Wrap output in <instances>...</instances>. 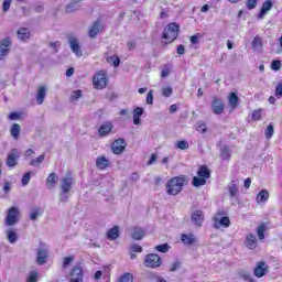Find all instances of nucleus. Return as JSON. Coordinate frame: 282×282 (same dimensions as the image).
Here are the masks:
<instances>
[{"label":"nucleus","instance_id":"1","mask_svg":"<svg viewBox=\"0 0 282 282\" xmlns=\"http://www.w3.org/2000/svg\"><path fill=\"white\" fill-rule=\"evenodd\" d=\"M184 184H186L185 175L172 177L165 185L167 195H180V193H182V188H184Z\"/></svg>","mask_w":282,"mask_h":282},{"label":"nucleus","instance_id":"2","mask_svg":"<svg viewBox=\"0 0 282 282\" xmlns=\"http://www.w3.org/2000/svg\"><path fill=\"white\" fill-rule=\"evenodd\" d=\"M177 36H180V24L173 22L164 28L162 37L165 39V41L173 43Z\"/></svg>","mask_w":282,"mask_h":282},{"label":"nucleus","instance_id":"3","mask_svg":"<svg viewBox=\"0 0 282 282\" xmlns=\"http://www.w3.org/2000/svg\"><path fill=\"white\" fill-rule=\"evenodd\" d=\"M143 265L155 270V268H160V265H162V258L156 253H149L144 258Z\"/></svg>","mask_w":282,"mask_h":282},{"label":"nucleus","instance_id":"4","mask_svg":"<svg viewBox=\"0 0 282 282\" xmlns=\"http://www.w3.org/2000/svg\"><path fill=\"white\" fill-rule=\"evenodd\" d=\"M19 215H21V212H19L18 207L9 208L4 224L7 226H14V224H19Z\"/></svg>","mask_w":282,"mask_h":282},{"label":"nucleus","instance_id":"5","mask_svg":"<svg viewBox=\"0 0 282 282\" xmlns=\"http://www.w3.org/2000/svg\"><path fill=\"white\" fill-rule=\"evenodd\" d=\"M50 259V249L45 245H41V248L36 250V263L37 265H45Z\"/></svg>","mask_w":282,"mask_h":282},{"label":"nucleus","instance_id":"6","mask_svg":"<svg viewBox=\"0 0 282 282\" xmlns=\"http://www.w3.org/2000/svg\"><path fill=\"white\" fill-rule=\"evenodd\" d=\"M10 50H12V39H2L0 41V61H3V58L10 54Z\"/></svg>","mask_w":282,"mask_h":282},{"label":"nucleus","instance_id":"7","mask_svg":"<svg viewBox=\"0 0 282 282\" xmlns=\"http://www.w3.org/2000/svg\"><path fill=\"white\" fill-rule=\"evenodd\" d=\"M19 150L17 149H12L9 154L7 155V160H6V165L9 169H14V166H17V164H19Z\"/></svg>","mask_w":282,"mask_h":282},{"label":"nucleus","instance_id":"8","mask_svg":"<svg viewBox=\"0 0 282 282\" xmlns=\"http://www.w3.org/2000/svg\"><path fill=\"white\" fill-rule=\"evenodd\" d=\"M69 276V282H83V267L80 264H76L75 267H73Z\"/></svg>","mask_w":282,"mask_h":282},{"label":"nucleus","instance_id":"9","mask_svg":"<svg viewBox=\"0 0 282 282\" xmlns=\"http://www.w3.org/2000/svg\"><path fill=\"white\" fill-rule=\"evenodd\" d=\"M68 44L73 54H75V56L80 58V56H83V50H80V43L78 42V39H76L74 35H69Z\"/></svg>","mask_w":282,"mask_h":282},{"label":"nucleus","instance_id":"10","mask_svg":"<svg viewBox=\"0 0 282 282\" xmlns=\"http://www.w3.org/2000/svg\"><path fill=\"white\" fill-rule=\"evenodd\" d=\"M95 89H105L107 87V75L98 73L93 78Z\"/></svg>","mask_w":282,"mask_h":282},{"label":"nucleus","instance_id":"11","mask_svg":"<svg viewBox=\"0 0 282 282\" xmlns=\"http://www.w3.org/2000/svg\"><path fill=\"white\" fill-rule=\"evenodd\" d=\"M268 272H269V267H268V263H265V261L258 262L253 270V274L258 279L265 276V274H268Z\"/></svg>","mask_w":282,"mask_h":282},{"label":"nucleus","instance_id":"12","mask_svg":"<svg viewBox=\"0 0 282 282\" xmlns=\"http://www.w3.org/2000/svg\"><path fill=\"white\" fill-rule=\"evenodd\" d=\"M111 149L115 155H121V153H124V149H127V141H124V139H117L112 143Z\"/></svg>","mask_w":282,"mask_h":282},{"label":"nucleus","instance_id":"13","mask_svg":"<svg viewBox=\"0 0 282 282\" xmlns=\"http://www.w3.org/2000/svg\"><path fill=\"white\" fill-rule=\"evenodd\" d=\"M72 186H74V177H72V174L62 177L61 191L64 193H69V191H72Z\"/></svg>","mask_w":282,"mask_h":282},{"label":"nucleus","instance_id":"14","mask_svg":"<svg viewBox=\"0 0 282 282\" xmlns=\"http://www.w3.org/2000/svg\"><path fill=\"white\" fill-rule=\"evenodd\" d=\"M212 109L216 116H221L224 113V109H226V105L220 98L214 97L212 101Z\"/></svg>","mask_w":282,"mask_h":282},{"label":"nucleus","instance_id":"15","mask_svg":"<svg viewBox=\"0 0 282 282\" xmlns=\"http://www.w3.org/2000/svg\"><path fill=\"white\" fill-rule=\"evenodd\" d=\"M230 226V218L228 216L214 217V228H228Z\"/></svg>","mask_w":282,"mask_h":282},{"label":"nucleus","instance_id":"16","mask_svg":"<svg viewBox=\"0 0 282 282\" xmlns=\"http://www.w3.org/2000/svg\"><path fill=\"white\" fill-rule=\"evenodd\" d=\"M100 32H102V23H100V20H96L89 31L88 34L90 36V39H96V36H98V34H100Z\"/></svg>","mask_w":282,"mask_h":282},{"label":"nucleus","instance_id":"17","mask_svg":"<svg viewBox=\"0 0 282 282\" xmlns=\"http://www.w3.org/2000/svg\"><path fill=\"white\" fill-rule=\"evenodd\" d=\"M274 3H272L271 0H267L262 3V7L260 9V12L257 17V19H264L265 18V14H268L272 8H273Z\"/></svg>","mask_w":282,"mask_h":282},{"label":"nucleus","instance_id":"18","mask_svg":"<svg viewBox=\"0 0 282 282\" xmlns=\"http://www.w3.org/2000/svg\"><path fill=\"white\" fill-rule=\"evenodd\" d=\"M245 245L247 246V248H249V250H254V248H257V246H259L257 236H254L252 234H248L246 237V240H245Z\"/></svg>","mask_w":282,"mask_h":282},{"label":"nucleus","instance_id":"19","mask_svg":"<svg viewBox=\"0 0 282 282\" xmlns=\"http://www.w3.org/2000/svg\"><path fill=\"white\" fill-rule=\"evenodd\" d=\"M181 241L184 243V246H195V243H197V237H195L193 234H183L181 236Z\"/></svg>","mask_w":282,"mask_h":282},{"label":"nucleus","instance_id":"20","mask_svg":"<svg viewBox=\"0 0 282 282\" xmlns=\"http://www.w3.org/2000/svg\"><path fill=\"white\" fill-rule=\"evenodd\" d=\"M143 115H144V108L137 107L132 112L133 124H135L137 127L142 124V120L140 119V117Z\"/></svg>","mask_w":282,"mask_h":282},{"label":"nucleus","instance_id":"21","mask_svg":"<svg viewBox=\"0 0 282 282\" xmlns=\"http://www.w3.org/2000/svg\"><path fill=\"white\" fill-rule=\"evenodd\" d=\"M203 221H204V212L195 210L192 214V224H194V226L200 227Z\"/></svg>","mask_w":282,"mask_h":282},{"label":"nucleus","instance_id":"22","mask_svg":"<svg viewBox=\"0 0 282 282\" xmlns=\"http://www.w3.org/2000/svg\"><path fill=\"white\" fill-rule=\"evenodd\" d=\"M113 131V126L111 122H106L100 126L99 128V135L100 138H105L106 135H109Z\"/></svg>","mask_w":282,"mask_h":282},{"label":"nucleus","instance_id":"23","mask_svg":"<svg viewBox=\"0 0 282 282\" xmlns=\"http://www.w3.org/2000/svg\"><path fill=\"white\" fill-rule=\"evenodd\" d=\"M45 96H47V87L40 86L36 95L37 105H43V102H45Z\"/></svg>","mask_w":282,"mask_h":282},{"label":"nucleus","instance_id":"24","mask_svg":"<svg viewBox=\"0 0 282 282\" xmlns=\"http://www.w3.org/2000/svg\"><path fill=\"white\" fill-rule=\"evenodd\" d=\"M144 229L142 227H134L131 232V238L134 239V241H141V239H144Z\"/></svg>","mask_w":282,"mask_h":282},{"label":"nucleus","instance_id":"25","mask_svg":"<svg viewBox=\"0 0 282 282\" xmlns=\"http://www.w3.org/2000/svg\"><path fill=\"white\" fill-rule=\"evenodd\" d=\"M118 237H120V228L118 226H115L107 231V239L110 241H116Z\"/></svg>","mask_w":282,"mask_h":282},{"label":"nucleus","instance_id":"26","mask_svg":"<svg viewBox=\"0 0 282 282\" xmlns=\"http://www.w3.org/2000/svg\"><path fill=\"white\" fill-rule=\"evenodd\" d=\"M228 104L229 107H231L232 109H237V106L239 105V96L237 95V93L229 94Z\"/></svg>","mask_w":282,"mask_h":282},{"label":"nucleus","instance_id":"27","mask_svg":"<svg viewBox=\"0 0 282 282\" xmlns=\"http://www.w3.org/2000/svg\"><path fill=\"white\" fill-rule=\"evenodd\" d=\"M97 169L105 170L109 166V160L105 156H99L96 159Z\"/></svg>","mask_w":282,"mask_h":282},{"label":"nucleus","instance_id":"28","mask_svg":"<svg viewBox=\"0 0 282 282\" xmlns=\"http://www.w3.org/2000/svg\"><path fill=\"white\" fill-rule=\"evenodd\" d=\"M252 48L256 52H261V50H263V41L261 40V36H256L251 43Z\"/></svg>","mask_w":282,"mask_h":282},{"label":"nucleus","instance_id":"29","mask_svg":"<svg viewBox=\"0 0 282 282\" xmlns=\"http://www.w3.org/2000/svg\"><path fill=\"white\" fill-rule=\"evenodd\" d=\"M228 193H229V197L235 198L239 195V186L237 184H235V182H231L228 185Z\"/></svg>","mask_w":282,"mask_h":282},{"label":"nucleus","instance_id":"30","mask_svg":"<svg viewBox=\"0 0 282 282\" xmlns=\"http://www.w3.org/2000/svg\"><path fill=\"white\" fill-rule=\"evenodd\" d=\"M19 41H28L30 39V30L22 28L17 32Z\"/></svg>","mask_w":282,"mask_h":282},{"label":"nucleus","instance_id":"31","mask_svg":"<svg viewBox=\"0 0 282 282\" xmlns=\"http://www.w3.org/2000/svg\"><path fill=\"white\" fill-rule=\"evenodd\" d=\"M10 134L14 140H19V135L21 134V126L19 123H13L10 129Z\"/></svg>","mask_w":282,"mask_h":282},{"label":"nucleus","instance_id":"32","mask_svg":"<svg viewBox=\"0 0 282 282\" xmlns=\"http://www.w3.org/2000/svg\"><path fill=\"white\" fill-rule=\"evenodd\" d=\"M269 198H270V193H268V191L265 189H262L258 193V196L256 199L258 204H261V203H265Z\"/></svg>","mask_w":282,"mask_h":282},{"label":"nucleus","instance_id":"33","mask_svg":"<svg viewBox=\"0 0 282 282\" xmlns=\"http://www.w3.org/2000/svg\"><path fill=\"white\" fill-rule=\"evenodd\" d=\"M197 175L198 177H203L205 180H209L210 177V171H208V167L206 165H203L199 167V170L197 171Z\"/></svg>","mask_w":282,"mask_h":282},{"label":"nucleus","instance_id":"34","mask_svg":"<svg viewBox=\"0 0 282 282\" xmlns=\"http://www.w3.org/2000/svg\"><path fill=\"white\" fill-rule=\"evenodd\" d=\"M265 230L267 227L264 225V223L260 224L256 230L257 235H258V239L261 241L263 239H265Z\"/></svg>","mask_w":282,"mask_h":282},{"label":"nucleus","instance_id":"35","mask_svg":"<svg viewBox=\"0 0 282 282\" xmlns=\"http://www.w3.org/2000/svg\"><path fill=\"white\" fill-rule=\"evenodd\" d=\"M7 239L9 243H17V241H19V235H17L14 230H7Z\"/></svg>","mask_w":282,"mask_h":282},{"label":"nucleus","instance_id":"36","mask_svg":"<svg viewBox=\"0 0 282 282\" xmlns=\"http://www.w3.org/2000/svg\"><path fill=\"white\" fill-rule=\"evenodd\" d=\"M193 186L196 188H199V186H205L206 178H203L202 176H194L192 181Z\"/></svg>","mask_w":282,"mask_h":282},{"label":"nucleus","instance_id":"37","mask_svg":"<svg viewBox=\"0 0 282 282\" xmlns=\"http://www.w3.org/2000/svg\"><path fill=\"white\" fill-rule=\"evenodd\" d=\"M107 63H109V65H112L113 67H119L120 57H118V55H112L110 57H107Z\"/></svg>","mask_w":282,"mask_h":282},{"label":"nucleus","instance_id":"38","mask_svg":"<svg viewBox=\"0 0 282 282\" xmlns=\"http://www.w3.org/2000/svg\"><path fill=\"white\" fill-rule=\"evenodd\" d=\"M40 215H43V212H41V207L34 208L30 214V219L32 221H36L40 217Z\"/></svg>","mask_w":282,"mask_h":282},{"label":"nucleus","instance_id":"39","mask_svg":"<svg viewBox=\"0 0 282 282\" xmlns=\"http://www.w3.org/2000/svg\"><path fill=\"white\" fill-rule=\"evenodd\" d=\"M220 158L223 160H230V149L227 145H224L220 150Z\"/></svg>","mask_w":282,"mask_h":282},{"label":"nucleus","instance_id":"40","mask_svg":"<svg viewBox=\"0 0 282 282\" xmlns=\"http://www.w3.org/2000/svg\"><path fill=\"white\" fill-rule=\"evenodd\" d=\"M155 250H158V252H162L163 254H166V252L171 250V246L169 243H162L156 246Z\"/></svg>","mask_w":282,"mask_h":282},{"label":"nucleus","instance_id":"41","mask_svg":"<svg viewBox=\"0 0 282 282\" xmlns=\"http://www.w3.org/2000/svg\"><path fill=\"white\" fill-rule=\"evenodd\" d=\"M45 161V154H41L36 159L31 160L30 164L31 166H39V164H43Z\"/></svg>","mask_w":282,"mask_h":282},{"label":"nucleus","instance_id":"42","mask_svg":"<svg viewBox=\"0 0 282 282\" xmlns=\"http://www.w3.org/2000/svg\"><path fill=\"white\" fill-rule=\"evenodd\" d=\"M264 135H265L267 140H270V138H272V135H274V126L269 124L267 127V129L264 130Z\"/></svg>","mask_w":282,"mask_h":282},{"label":"nucleus","instance_id":"43","mask_svg":"<svg viewBox=\"0 0 282 282\" xmlns=\"http://www.w3.org/2000/svg\"><path fill=\"white\" fill-rule=\"evenodd\" d=\"M57 181L58 176L56 175V173H51L46 178L47 184H51L52 186H54V184H56Z\"/></svg>","mask_w":282,"mask_h":282},{"label":"nucleus","instance_id":"44","mask_svg":"<svg viewBox=\"0 0 282 282\" xmlns=\"http://www.w3.org/2000/svg\"><path fill=\"white\" fill-rule=\"evenodd\" d=\"M119 282H133V274L132 273H124L119 278Z\"/></svg>","mask_w":282,"mask_h":282},{"label":"nucleus","instance_id":"45","mask_svg":"<svg viewBox=\"0 0 282 282\" xmlns=\"http://www.w3.org/2000/svg\"><path fill=\"white\" fill-rule=\"evenodd\" d=\"M78 2H70L67 7H66V12L69 14L72 12H76V10H78Z\"/></svg>","mask_w":282,"mask_h":282},{"label":"nucleus","instance_id":"46","mask_svg":"<svg viewBox=\"0 0 282 282\" xmlns=\"http://www.w3.org/2000/svg\"><path fill=\"white\" fill-rule=\"evenodd\" d=\"M259 4V0H247L246 8L247 10H254L257 6Z\"/></svg>","mask_w":282,"mask_h":282},{"label":"nucleus","instance_id":"47","mask_svg":"<svg viewBox=\"0 0 282 282\" xmlns=\"http://www.w3.org/2000/svg\"><path fill=\"white\" fill-rule=\"evenodd\" d=\"M176 149H180L181 151H186L188 149V141L182 140L176 143Z\"/></svg>","mask_w":282,"mask_h":282},{"label":"nucleus","instance_id":"48","mask_svg":"<svg viewBox=\"0 0 282 282\" xmlns=\"http://www.w3.org/2000/svg\"><path fill=\"white\" fill-rule=\"evenodd\" d=\"M158 273H155L154 271L145 272V279H148V281H158Z\"/></svg>","mask_w":282,"mask_h":282},{"label":"nucleus","instance_id":"49","mask_svg":"<svg viewBox=\"0 0 282 282\" xmlns=\"http://www.w3.org/2000/svg\"><path fill=\"white\" fill-rule=\"evenodd\" d=\"M68 200H69V192L62 191L59 193V202H63L64 204H67Z\"/></svg>","mask_w":282,"mask_h":282},{"label":"nucleus","instance_id":"50","mask_svg":"<svg viewBox=\"0 0 282 282\" xmlns=\"http://www.w3.org/2000/svg\"><path fill=\"white\" fill-rule=\"evenodd\" d=\"M32 177V173L28 172L22 176V186H28L30 184V178Z\"/></svg>","mask_w":282,"mask_h":282},{"label":"nucleus","instance_id":"51","mask_svg":"<svg viewBox=\"0 0 282 282\" xmlns=\"http://www.w3.org/2000/svg\"><path fill=\"white\" fill-rule=\"evenodd\" d=\"M162 96H164L165 98H171V96H173V88L164 87L162 89Z\"/></svg>","mask_w":282,"mask_h":282},{"label":"nucleus","instance_id":"52","mask_svg":"<svg viewBox=\"0 0 282 282\" xmlns=\"http://www.w3.org/2000/svg\"><path fill=\"white\" fill-rule=\"evenodd\" d=\"M74 263V256L65 257L63 260V268H67L68 265H72Z\"/></svg>","mask_w":282,"mask_h":282},{"label":"nucleus","instance_id":"53","mask_svg":"<svg viewBox=\"0 0 282 282\" xmlns=\"http://www.w3.org/2000/svg\"><path fill=\"white\" fill-rule=\"evenodd\" d=\"M78 98H83V90H75L70 95V100H78Z\"/></svg>","mask_w":282,"mask_h":282},{"label":"nucleus","instance_id":"54","mask_svg":"<svg viewBox=\"0 0 282 282\" xmlns=\"http://www.w3.org/2000/svg\"><path fill=\"white\" fill-rule=\"evenodd\" d=\"M50 47L54 51V53H58V50H61V42H51Z\"/></svg>","mask_w":282,"mask_h":282},{"label":"nucleus","instance_id":"55","mask_svg":"<svg viewBox=\"0 0 282 282\" xmlns=\"http://www.w3.org/2000/svg\"><path fill=\"white\" fill-rule=\"evenodd\" d=\"M271 69H273V72H279V69H281V61H273L271 63Z\"/></svg>","mask_w":282,"mask_h":282},{"label":"nucleus","instance_id":"56","mask_svg":"<svg viewBox=\"0 0 282 282\" xmlns=\"http://www.w3.org/2000/svg\"><path fill=\"white\" fill-rule=\"evenodd\" d=\"M275 96L278 98H282V82L278 84V86L275 87Z\"/></svg>","mask_w":282,"mask_h":282},{"label":"nucleus","instance_id":"57","mask_svg":"<svg viewBox=\"0 0 282 282\" xmlns=\"http://www.w3.org/2000/svg\"><path fill=\"white\" fill-rule=\"evenodd\" d=\"M11 3H12V0H3V3H2L3 12H8V10H10Z\"/></svg>","mask_w":282,"mask_h":282},{"label":"nucleus","instance_id":"58","mask_svg":"<svg viewBox=\"0 0 282 282\" xmlns=\"http://www.w3.org/2000/svg\"><path fill=\"white\" fill-rule=\"evenodd\" d=\"M147 105H153V90H150L147 95Z\"/></svg>","mask_w":282,"mask_h":282},{"label":"nucleus","instance_id":"59","mask_svg":"<svg viewBox=\"0 0 282 282\" xmlns=\"http://www.w3.org/2000/svg\"><path fill=\"white\" fill-rule=\"evenodd\" d=\"M252 120H261V109L253 111Z\"/></svg>","mask_w":282,"mask_h":282},{"label":"nucleus","instance_id":"60","mask_svg":"<svg viewBox=\"0 0 282 282\" xmlns=\"http://www.w3.org/2000/svg\"><path fill=\"white\" fill-rule=\"evenodd\" d=\"M130 250H131L132 252H142V246H140V245H132V246L130 247Z\"/></svg>","mask_w":282,"mask_h":282},{"label":"nucleus","instance_id":"61","mask_svg":"<svg viewBox=\"0 0 282 282\" xmlns=\"http://www.w3.org/2000/svg\"><path fill=\"white\" fill-rule=\"evenodd\" d=\"M8 118L9 120H19L21 115L19 112H11Z\"/></svg>","mask_w":282,"mask_h":282},{"label":"nucleus","instance_id":"62","mask_svg":"<svg viewBox=\"0 0 282 282\" xmlns=\"http://www.w3.org/2000/svg\"><path fill=\"white\" fill-rule=\"evenodd\" d=\"M39 278L36 275V272H33L26 280V282H37Z\"/></svg>","mask_w":282,"mask_h":282},{"label":"nucleus","instance_id":"63","mask_svg":"<svg viewBox=\"0 0 282 282\" xmlns=\"http://www.w3.org/2000/svg\"><path fill=\"white\" fill-rule=\"evenodd\" d=\"M127 45H128V50L130 51V52H132V50H135V47H137V43H135V41H129L128 43H127Z\"/></svg>","mask_w":282,"mask_h":282},{"label":"nucleus","instance_id":"64","mask_svg":"<svg viewBox=\"0 0 282 282\" xmlns=\"http://www.w3.org/2000/svg\"><path fill=\"white\" fill-rule=\"evenodd\" d=\"M176 52L180 56H184V53L186 52V48L184 47V45L181 44V45L177 46Z\"/></svg>","mask_w":282,"mask_h":282}]
</instances>
